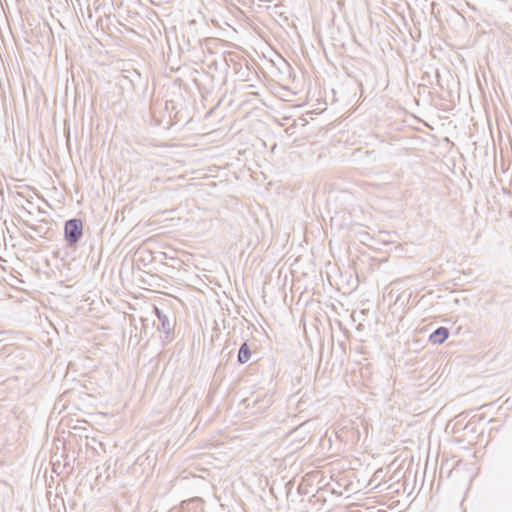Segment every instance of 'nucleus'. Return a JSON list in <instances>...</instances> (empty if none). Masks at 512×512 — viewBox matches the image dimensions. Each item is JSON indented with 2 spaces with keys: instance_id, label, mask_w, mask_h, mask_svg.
<instances>
[{
  "instance_id": "obj_1",
  "label": "nucleus",
  "mask_w": 512,
  "mask_h": 512,
  "mask_svg": "<svg viewBox=\"0 0 512 512\" xmlns=\"http://www.w3.org/2000/svg\"><path fill=\"white\" fill-rule=\"evenodd\" d=\"M83 237V221L79 218H72L65 222L64 240L67 247L76 250L78 242Z\"/></svg>"
},
{
  "instance_id": "obj_6",
  "label": "nucleus",
  "mask_w": 512,
  "mask_h": 512,
  "mask_svg": "<svg viewBox=\"0 0 512 512\" xmlns=\"http://www.w3.org/2000/svg\"><path fill=\"white\" fill-rule=\"evenodd\" d=\"M127 204H124L121 209H118L116 212L115 222L119 225L124 224L125 222V209Z\"/></svg>"
},
{
  "instance_id": "obj_2",
  "label": "nucleus",
  "mask_w": 512,
  "mask_h": 512,
  "mask_svg": "<svg viewBox=\"0 0 512 512\" xmlns=\"http://www.w3.org/2000/svg\"><path fill=\"white\" fill-rule=\"evenodd\" d=\"M144 304V308L146 310H149V311H152V312H155L158 316V319H159V322H160V325H161V330L163 332H165L166 334H169L172 330H173V327H174V324L173 322L169 319V317L167 315H165L164 313H162L157 307H155L153 304L149 303V302H146L144 301L143 302Z\"/></svg>"
},
{
  "instance_id": "obj_8",
  "label": "nucleus",
  "mask_w": 512,
  "mask_h": 512,
  "mask_svg": "<svg viewBox=\"0 0 512 512\" xmlns=\"http://www.w3.org/2000/svg\"><path fill=\"white\" fill-rule=\"evenodd\" d=\"M129 319H130V327L131 326H134L135 329H137V326H136V320L138 319L140 322H144L146 319L145 317L142 315V314H139V315H134V314H130L129 316Z\"/></svg>"
},
{
  "instance_id": "obj_13",
  "label": "nucleus",
  "mask_w": 512,
  "mask_h": 512,
  "mask_svg": "<svg viewBox=\"0 0 512 512\" xmlns=\"http://www.w3.org/2000/svg\"><path fill=\"white\" fill-rule=\"evenodd\" d=\"M127 256H128V255H125V256H124V258H123V262H125V261H126Z\"/></svg>"
},
{
  "instance_id": "obj_7",
  "label": "nucleus",
  "mask_w": 512,
  "mask_h": 512,
  "mask_svg": "<svg viewBox=\"0 0 512 512\" xmlns=\"http://www.w3.org/2000/svg\"><path fill=\"white\" fill-rule=\"evenodd\" d=\"M145 252H146L145 250H137V251L134 253L133 258H132V265H133V266H134V265H136V264L138 265V262H139L140 260H142V259H143L142 255H143ZM135 275H136V272L133 270V271H132V276H133V278L135 277Z\"/></svg>"
},
{
  "instance_id": "obj_4",
  "label": "nucleus",
  "mask_w": 512,
  "mask_h": 512,
  "mask_svg": "<svg viewBox=\"0 0 512 512\" xmlns=\"http://www.w3.org/2000/svg\"><path fill=\"white\" fill-rule=\"evenodd\" d=\"M448 336L449 330L445 327H439L430 335V341L434 344H442Z\"/></svg>"
},
{
  "instance_id": "obj_9",
  "label": "nucleus",
  "mask_w": 512,
  "mask_h": 512,
  "mask_svg": "<svg viewBox=\"0 0 512 512\" xmlns=\"http://www.w3.org/2000/svg\"><path fill=\"white\" fill-rule=\"evenodd\" d=\"M125 193H126V191L124 190L123 186H119V188L115 194V199H118L119 201H124Z\"/></svg>"
},
{
  "instance_id": "obj_14",
  "label": "nucleus",
  "mask_w": 512,
  "mask_h": 512,
  "mask_svg": "<svg viewBox=\"0 0 512 512\" xmlns=\"http://www.w3.org/2000/svg\"><path fill=\"white\" fill-rule=\"evenodd\" d=\"M25 238H30V239H32V235L25 236Z\"/></svg>"
},
{
  "instance_id": "obj_10",
  "label": "nucleus",
  "mask_w": 512,
  "mask_h": 512,
  "mask_svg": "<svg viewBox=\"0 0 512 512\" xmlns=\"http://www.w3.org/2000/svg\"><path fill=\"white\" fill-rule=\"evenodd\" d=\"M24 224H25L28 228L35 230V227H34L32 224H28L27 222H24Z\"/></svg>"
},
{
  "instance_id": "obj_11",
  "label": "nucleus",
  "mask_w": 512,
  "mask_h": 512,
  "mask_svg": "<svg viewBox=\"0 0 512 512\" xmlns=\"http://www.w3.org/2000/svg\"><path fill=\"white\" fill-rule=\"evenodd\" d=\"M134 73H135V75H137L138 77H140V73L138 72V70L134 69Z\"/></svg>"
},
{
  "instance_id": "obj_5",
  "label": "nucleus",
  "mask_w": 512,
  "mask_h": 512,
  "mask_svg": "<svg viewBox=\"0 0 512 512\" xmlns=\"http://www.w3.org/2000/svg\"><path fill=\"white\" fill-rule=\"evenodd\" d=\"M251 357V350L249 345L245 342L241 345L239 352H238V361L241 364H244L250 360Z\"/></svg>"
},
{
  "instance_id": "obj_15",
  "label": "nucleus",
  "mask_w": 512,
  "mask_h": 512,
  "mask_svg": "<svg viewBox=\"0 0 512 512\" xmlns=\"http://www.w3.org/2000/svg\"><path fill=\"white\" fill-rule=\"evenodd\" d=\"M121 512V511H120Z\"/></svg>"
},
{
  "instance_id": "obj_3",
  "label": "nucleus",
  "mask_w": 512,
  "mask_h": 512,
  "mask_svg": "<svg viewBox=\"0 0 512 512\" xmlns=\"http://www.w3.org/2000/svg\"><path fill=\"white\" fill-rule=\"evenodd\" d=\"M309 424V422H304L289 433L288 438L291 442L297 443L296 449L299 448L300 444L308 438L310 432Z\"/></svg>"
},
{
  "instance_id": "obj_12",
  "label": "nucleus",
  "mask_w": 512,
  "mask_h": 512,
  "mask_svg": "<svg viewBox=\"0 0 512 512\" xmlns=\"http://www.w3.org/2000/svg\"><path fill=\"white\" fill-rule=\"evenodd\" d=\"M129 309H130V310H132V309H133V310H136V308H135V307H133L131 304H130V306H129Z\"/></svg>"
}]
</instances>
